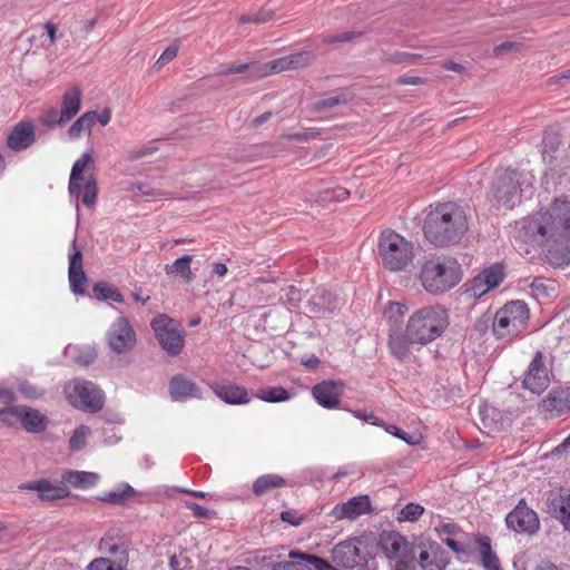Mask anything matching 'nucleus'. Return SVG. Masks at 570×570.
Segmentation results:
<instances>
[{"mask_svg":"<svg viewBox=\"0 0 570 570\" xmlns=\"http://www.w3.org/2000/svg\"><path fill=\"white\" fill-rule=\"evenodd\" d=\"M520 242L539 247L544 259L554 267L570 263V202L556 198L548 207L520 223Z\"/></svg>","mask_w":570,"mask_h":570,"instance_id":"nucleus-1","label":"nucleus"},{"mask_svg":"<svg viewBox=\"0 0 570 570\" xmlns=\"http://www.w3.org/2000/svg\"><path fill=\"white\" fill-rule=\"evenodd\" d=\"M468 229L464 207L452 200L431 205L422 227L425 239L435 247L459 244Z\"/></svg>","mask_w":570,"mask_h":570,"instance_id":"nucleus-2","label":"nucleus"},{"mask_svg":"<svg viewBox=\"0 0 570 570\" xmlns=\"http://www.w3.org/2000/svg\"><path fill=\"white\" fill-rule=\"evenodd\" d=\"M463 277L460 263L449 255H431L421 265L419 279L423 288L433 295L454 288Z\"/></svg>","mask_w":570,"mask_h":570,"instance_id":"nucleus-3","label":"nucleus"},{"mask_svg":"<svg viewBox=\"0 0 570 570\" xmlns=\"http://www.w3.org/2000/svg\"><path fill=\"white\" fill-rule=\"evenodd\" d=\"M450 317L448 309L441 304L426 305L414 311L407 322L410 337L416 345H428L439 338L448 328Z\"/></svg>","mask_w":570,"mask_h":570,"instance_id":"nucleus-4","label":"nucleus"},{"mask_svg":"<svg viewBox=\"0 0 570 570\" xmlns=\"http://www.w3.org/2000/svg\"><path fill=\"white\" fill-rule=\"evenodd\" d=\"M377 256L384 269L403 272L416 256L415 244L394 229H383L377 238Z\"/></svg>","mask_w":570,"mask_h":570,"instance_id":"nucleus-5","label":"nucleus"},{"mask_svg":"<svg viewBox=\"0 0 570 570\" xmlns=\"http://www.w3.org/2000/svg\"><path fill=\"white\" fill-rule=\"evenodd\" d=\"M532 189L527 175L512 168L497 170L490 194L498 208L512 209L521 204L525 191Z\"/></svg>","mask_w":570,"mask_h":570,"instance_id":"nucleus-6","label":"nucleus"},{"mask_svg":"<svg viewBox=\"0 0 570 570\" xmlns=\"http://www.w3.org/2000/svg\"><path fill=\"white\" fill-rule=\"evenodd\" d=\"M530 309L523 301H510L492 317V333L497 340L512 342L528 328Z\"/></svg>","mask_w":570,"mask_h":570,"instance_id":"nucleus-7","label":"nucleus"},{"mask_svg":"<svg viewBox=\"0 0 570 570\" xmlns=\"http://www.w3.org/2000/svg\"><path fill=\"white\" fill-rule=\"evenodd\" d=\"M95 160L90 151L83 153L72 165L68 190L76 200L81 199L89 208L94 207L98 197V183L95 175Z\"/></svg>","mask_w":570,"mask_h":570,"instance_id":"nucleus-8","label":"nucleus"},{"mask_svg":"<svg viewBox=\"0 0 570 570\" xmlns=\"http://www.w3.org/2000/svg\"><path fill=\"white\" fill-rule=\"evenodd\" d=\"M159 345L170 356L181 353L185 345V332L180 324L166 314H159L151 322Z\"/></svg>","mask_w":570,"mask_h":570,"instance_id":"nucleus-9","label":"nucleus"},{"mask_svg":"<svg viewBox=\"0 0 570 570\" xmlns=\"http://www.w3.org/2000/svg\"><path fill=\"white\" fill-rule=\"evenodd\" d=\"M67 395L70 403L79 409L97 412L104 405L101 390L88 381H75L67 387Z\"/></svg>","mask_w":570,"mask_h":570,"instance_id":"nucleus-10","label":"nucleus"},{"mask_svg":"<svg viewBox=\"0 0 570 570\" xmlns=\"http://www.w3.org/2000/svg\"><path fill=\"white\" fill-rule=\"evenodd\" d=\"M505 524L508 529L518 534L533 535L540 529L538 513L527 504L524 499H521L515 508L507 514Z\"/></svg>","mask_w":570,"mask_h":570,"instance_id":"nucleus-11","label":"nucleus"},{"mask_svg":"<svg viewBox=\"0 0 570 570\" xmlns=\"http://www.w3.org/2000/svg\"><path fill=\"white\" fill-rule=\"evenodd\" d=\"M364 543L357 538L340 542L332 550L333 562L344 569L360 567L366 561Z\"/></svg>","mask_w":570,"mask_h":570,"instance_id":"nucleus-12","label":"nucleus"},{"mask_svg":"<svg viewBox=\"0 0 570 570\" xmlns=\"http://www.w3.org/2000/svg\"><path fill=\"white\" fill-rule=\"evenodd\" d=\"M552 373L544 362V355L538 351L528 366L522 386L532 393L540 394L548 389Z\"/></svg>","mask_w":570,"mask_h":570,"instance_id":"nucleus-13","label":"nucleus"},{"mask_svg":"<svg viewBox=\"0 0 570 570\" xmlns=\"http://www.w3.org/2000/svg\"><path fill=\"white\" fill-rule=\"evenodd\" d=\"M313 55L308 51H299L291 53L277 59H274L257 68L256 75L258 78L268 77L282 71L294 70L309 65Z\"/></svg>","mask_w":570,"mask_h":570,"instance_id":"nucleus-14","label":"nucleus"},{"mask_svg":"<svg viewBox=\"0 0 570 570\" xmlns=\"http://www.w3.org/2000/svg\"><path fill=\"white\" fill-rule=\"evenodd\" d=\"M107 340L112 351L124 353L134 347L136 334L128 320L118 316L109 328Z\"/></svg>","mask_w":570,"mask_h":570,"instance_id":"nucleus-15","label":"nucleus"},{"mask_svg":"<svg viewBox=\"0 0 570 570\" xmlns=\"http://www.w3.org/2000/svg\"><path fill=\"white\" fill-rule=\"evenodd\" d=\"M547 508L551 517L558 519L564 530L570 527V489L560 487L552 489L547 498Z\"/></svg>","mask_w":570,"mask_h":570,"instance_id":"nucleus-16","label":"nucleus"},{"mask_svg":"<svg viewBox=\"0 0 570 570\" xmlns=\"http://www.w3.org/2000/svg\"><path fill=\"white\" fill-rule=\"evenodd\" d=\"M344 384L341 381H323L312 389L316 402L325 409H336L340 405Z\"/></svg>","mask_w":570,"mask_h":570,"instance_id":"nucleus-17","label":"nucleus"},{"mask_svg":"<svg viewBox=\"0 0 570 570\" xmlns=\"http://www.w3.org/2000/svg\"><path fill=\"white\" fill-rule=\"evenodd\" d=\"M371 501L368 495H357L350 499L347 502L336 504L330 515L335 520H355L358 517L371 512Z\"/></svg>","mask_w":570,"mask_h":570,"instance_id":"nucleus-18","label":"nucleus"},{"mask_svg":"<svg viewBox=\"0 0 570 570\" xmlns=\"http://www.w3.org/2000/svg\"><path fill=\"white\" fill-rule=\"evenodd\" d=\"M36 140L35 126L31 121L17 124L7 138L8 147L13 151L29 148Z\"/></svg>","mask_w":570,"mask_h":570,"instance_id":"nucleus-19","label":"nucleus"},{"mask_svg":"<svg viewBox=\"0 0 570 570\" xmlns=\"http://www.w3.org/2000/svg\"><path fill=\"white\" fill-rule=\"evenodd\" d=\"M73 253L69 255V283L70 288L75 294H83L85 286L87 284V277L83 272L82 265V254L80 249L77 248L76 242L72 243Z\"/></svg>","mask_w":570,"mask_h":570,"instance_id":"nucleus-20","label":"nucleus"},{"mask_svg":"<svg viewBox=\"0 0 570 570\" xmlns=\"http://www.w3.org/2000/svg\"><path fill=\"white\" fill-rule=\"evenodd\" d=\"M169 395L174 401L200 399L202 393L197 384L183 374H177L169 382Z\"/></svg>","mask_w":570,"mask_h":570,"instance_id":"nucleus-21","label":"nucleus"},{"mask_svg":"<svg viewBox=\"0 0 570 570\" xmlns=\"http://www.w3.org/2000/svg\"><path fill=\"white\" fill-rule=\"evenodd\" d=\"M21 489L37 491L43 501L60 500L69 497L70 491L63 483L53 484L48 480L32 481L20 487Z\"/></svg>","mask_w":570,"mask_h":570,"instance_id":"nucleus-22","label":"nucleus"},{"mask_svg":"<svg viewBox=\"0 0 570 570\" xmlns=\"http://www.w3.org/2000/svg\"><path fill=\"white\" fill-rule=\"evenodd\" d=\"M414 344H416V342L410 337L406 325L404 332H400L397 328H390L387 347L395 358L403 361L409 357L411 354V346Z\"/></svg>","mask_w":570,"mask_h":570,"instance_id":"nucleus-23","label":"nucleus"},{"mask_svg":"<svg viewBox=\"0 0 570 570\" xmlns=\"http://www.w3.org/2000/svg\"><path fill=\"white\" fill-rule=\"evenodd\" d=\"M379 544L386 558L396 560L405 550L406 540L399 532L386 531L381 534Z\"/></svg>","mask_w":570,"mask_h":570,"instance_id":"nucleus-24","label":"nucleus"},{"mask_svg":"<svg viewBox=\"0 0 570 570\" xmlns=\"http://www.w3.org/2000/svg\"><path fill=\"white\" fill-rule=\"evenodd\" d=\"M99 479V474L95 472L69 470L61 475V483L75 489L87 490L95 487Z\"/></svg>","mask_w":570,"mask_h":570,"instance_id":"nucleus-25","label":"nucleus"},{"mask_svg":"<svg viewBox=\"0 0 570 570\" xmlns=\"http://www.w3.org/2000/svg\"><path fill=\"white\" fill-rule=\"evenodd\" d=\"M212 389L226 403L247 404L249 402L248 392L245 387L235 384H215Z\"/></svg>","mask_w":570,"mask_h":570,"instance_id":"nucleus-26","label":"nucleus"},{"mask_svg":"<svg viewBox=\"0 0 570 570\" xmlns=\"http://www.w3.org/2000/svg\"><path fill=\"white\" fill-rule=\"evenodd\" d=\"M81 109V90L73 86L67 89L61 97L60 114L69 122Z\"/></svg>","mask_w":570,"mask_h":570,"instance_id":"nucleus-27","label":"nucleus"},{"mask_svg":"<svg viewBox=\"0 0 570 570\" xmlns=\"http://www.w3.org/2000/svg\"><path fill=\"white\" fill-rule=\"evenodd\" d=\"M20 425L29 433H41L48 425V419L40 411L22 405Z\"/></svg>","mask_w":570,"mask_h":570,"instance_id":"nucleus-28","label":"nucleus"},{"mask_svg":"<svg viewBox=\"0 0 570 570\" xmlns=\"http://www.w3.org/2000/svg\"><path fill=\"white\" fill-rule=\"evenodd\" d=\"M286 485L287 481L282 475L269 473L257 478L253 483L252 490L256 497H262L275 489H281Z\"/></svg>","mask_w":570,"mask_h":570,"instance_id":"nucleus-29","label":"nucleus"},{"mask_svg":"<svg viewBox=\"0 0 570 570\" xmlns=\"http://www.w3.org/2000/svg\"><path fill=\"white\" fill-rule=\"evenodd\" d=\"M448 564V560L442 551L431 549L421 551L417 566L421 570H443Z\"/></svg>","mask_w":570,"mask_h":570,"instance_id":"nucleus-30","label":"nucleus"},{"mask_svg":"<svg viewBox=\"0 0 570 570\" xmlns=\"http://www.w3.org/2000/svg\"><path fill=\"white\" fill-rule=\"evenodd\" d=\"M191 262V255H184L174 263L165 265L164 269L167 275H179L184 282L190 283L195 277L190 268Z\"/></svg>","mask_w":570,"mask_h":570,"instance_id":"nucleus-31","label":"nucleus"},{"mask_svg":"<svg viewBox=\"0 0 570 570\" xmlns=\"http://www.w3.org/2000/svg\"><path fill=\"white\" fill-rule=\"evenodd\" d=\"M99 549L101 552L115 557L119 563L127 561V548L120 540L112 537H104L100 540Z\"/></svg>","mask_w":570,"mask_h":570,"instance_id":"nucleus-32","label":"nucleus"},{"mask_svg":"<svg viewBox=\"0 0 570 570\" xmlns=\"http://www.w3.org/2000/svg\"><path fill=\"white\" fill-rule=\"evenodd\" d=\"M287 561L276 563L272 570H313L308 564L307 553L291 551Z\"/></svg>","mask_w":570,"mask_h":570,"instance_id":"nucleus-33","label":"nucleus"},{"mask_svg":"<svg viewBox=\"0 0 570 570\" xmlns=\"http://www.w3.org/2000/svg\"><path fill=\"white\" fill-rule=\"evenodd\" d=\"M96 124V111L90 110L82 114L68 129L70 138L76 139L85 131H90Z\"/></svg>","mask_w":570,"mask_h":570,"instance_id":"nucleus-34","label":"nucleus"},{"mask_svg":"<svg viewBox=\"0 0 570 570\" xmlns=\"http://www.w3.org/2000/svg\"><path fill=\"white\" fill-rule=\"evenodd\" d=\"M255 397L264 402L277 403L289 400L291 395L288 391L282 386H268L258 390L255 394Z\"/></svg>","mask_w":570,"mask_h":570,"instance_id":"nucleus-35","label":"nucleus"},{"mask_svg":"<svg viewBox=\"0 0 570 570\" xmlns=\"http://www.w3.org/2000/svg\"><path fill=\"white\" fill-rule=\"evenodd\" d=\"M481 563L487 570H500V560L491 549L490 539L484 537L480 540Z\"/></svg>","mask_w":570,"mask_h":570,"instance_id":"nucleus-36","label":"nucleus"},{"mask_svg":"<svg viewBox=\"0 0 570 570\" xmlns=\"http://www.w3.org/2000/svg\"><path fill=\"white\" fill-rule=\"evenodd\" d=\"M409 311L406 304L401 302H390L384 309V317L386 318L390 326L397 327Z\"/></svg>","mask_w":570,"mask_h":570,"instance_id":"nucleus-37","label":"nucleus"},{"mask_svg":"<svg viewBox=\"0 0 570 570\" xmlns=\"http://www.w3.org/2000/svg\"><path fill=\"white\" fill-rule=\"evenodd\" d=\"M481 278L488 284L490 289L497 288L504 279V269L501 264L491 265L479 273Z\"/></svg>","mask_w":570,"mask_h":570,"instance_id":"nucleus-38","label":"nucleus"},{"mask_svg":"<svg viewBox=\"0 0 570 570\" xmlns=\"http://www.w3.org/2000/svg\"><path fill=\"white\" fill-rule=\"evenodd\" d=\"M94 294L98 299H111L116 303H124V295L115 287L106 282L97 283L94 286Z\"/></svg>","mask_w":570,"mask_h":570,"instance_id":"nucleus-39","label":"nucleus"},{"mask_svg":"<svg viewBox=\"0 0 570 570\" xmlns=\"http://www.w3.org/2000/svg\"><path fill=\"white\" fill-rule=\"evenodd\" d=\"M379 428L384 429L389 434L394 435L397 439H401L405 443L410 445H417L421 442V436L419 434H407L403 430H401L399 426L393 424H387L383 420H381V424H379Z\"/></svg>","mask_w":570,"mask_h":570,"instance_id":"nucleus-40","label":"nucleus"},{"mask_svg":"<svg viewBox=\"0 0 570 570\" xmlns=\"http://www.w3.org/2000/svg\"><path fill=\"white\" fill-rule=\"evenodd\" d=\"M559 138L557 136H547L542 141V157L543 160L548 164H552L558 158L559 150Z\"/></svg>","mask_w":570,"mask_h":570,"instance_id":"nucleus-41","label":"nucleus"},{"mask_svg":"<svg viewBox=\"0 0 570 570\" xmlns=\"http://www.w3.org/2000/svg\"><path fill=\"white\" fill-rule=\"evenodd\" d=\"M22 405H12L0 410V422L9 426L21 424Z\"/></svg>","mask_w":570,"mask_h":570,"instance_id":"nucleus-42","label":"nucleus"},{"mask_svg":"<svg viewBox=\"0 0 570 570\" xmlns=\"http://www.w3.org/2000/svg\"><path fill=\"white\" fill-rule=\"evenodd\" d=\"M273 18H274L273 9L265 6L255 13L240 16L238 21L240 23H265V22L271 21Z\"/></svg>","mask_w":570,"mask_h":570,"instance_id":"nucleus-43","label":"nucleus"},{"mask_svg":"<svg viewBox=\"0 0 570 570\" xmlns=\"http://www.w3.org/2000/svg\"><path fill=\"white\" fill-rule=\"evenodd\" d=\"M423 513L424 507H422L419 503L410 502L404 508L401 509L397 520L415 522L422 517Z\"/></svg>","mask_w":570,"mask_h":570,"instance_id":"nucleus-44","label":"nucleus"},{"mask_svg":"<svg viewBox=\"0 0 570 570\" xmlns=\"http://www.w3.org/2000/svg\"><path fill=\"white\" fill-rule=\"evenodd\" d=\"M40 122L42 126L48 128H53L67 124V121L61 118L60 110L55 107H49L42 112L40 116Z\"/></svg>","mask_w":570,"mask_h":570,"instance_id":"nucleus-45","label":"nucleus"},{"mask_svg":"<svg viewBox=\"0 0 570 570\" xmlns=\"http://www.w3.org/2000/svg\"><path fill=\"white\" fill-rule=\"evenodd\" d=\"M89 434H90V429L87 425L78 426L73 431V433L69 440L70 450L71 451H80L81 449H83Z\"/></svg>","mask_w":570,"mask_h":570,"instance_id":"nucleus-46","label":"nucleus"},{"mask_svg":"<svg viewBox=\"0 0 570 570\" xmlns=\"http://www.w3.org/2000/svg\"><path fill=\"white\" fill-rule=\"evenodd\" d=\"M350 190L342 186L325 189L321 193L322 202H337L342 203L348 199Z\"/></svg>","mask_w":570,"mask_h":570,"instance_id":"nucleus-47","label":"nucleus"},{"mask_svg":"<svg viewBox=\"0 0 570 570\" xmlns=\"http://www.w3.org/2000/svg\"><path fill=\"white\" fill-rule=\"evenodd\" d=\"M132 494L134 489L128 485L125 490L106 493L105 495L100 497V500L102 502L121 505L128 498L132 497Z\"/></svg>","mask_w":570,"mask_h":570,"instance_id":"nucleus-48","label":"nucleus"},{"mask_svg":"<svg viewBox=\"0 0 570 570\" xmlns=\"http://www.w3.org/2000/svg\"><path fill=\"white\" fill-rule=\"evenodd\" d=\"M488 284L478 274L468 285L466 293L473 298H480L490 292Z\"/></svg>","mask_w":570,"mask_h":570,"instance_id":"nucleus-49","label":"nucleus"},{"mask_svg":"<svg viewBox=\"0 0 570 570\" xmlns=\"http://www.w3.org/2000/svg\"><path fill=\"white\" fill-rule=\"evenodd\" d=\"M361 37V32H342V33H322L321 40L323 43H341L348 42Z\"/></svg>","mask_w":570,"mask_h":570,"instance_id":"nucleus-50","label":"nucleus"},{"mask_svg":"<svg viewBox=\"0 0 570 570\" xmlns=\"http://www.w3.org/2000/svg\"><path fill=\"white\" fill-rule=\"evenodd\" d=\"M542 407L547 412H558L560 413L563 409V399L559 395L550 393L543 401Z\"/></svg>","mask_w":570,"mask_h":570,"instance_id":"nucleus-51","label":"nucleus"},{"mask_svg":"<svg viewBox=\"0 0 570 570\" xmlns=\"http://www.w3.org/2000/svg\"><path fill=\"white\" fill-rule=\"evenodd\" d=\"M178 51H179L178 43H176V42L171 43L169 47H167L163 51V53L156 61V66L158 68H163L164 66H166L168 62H170L177 56Z\"/></svg>","mask_w":570,"mask_h":570,"instance_id":"nucleus-52","label":"nucleus"},{"mask_svg":"<svg viewBox=\"0 0 570 570\" xmlns=\"http://www.w3.org/2000/svg\"><path fill=\"white\" fill-rule=\"evenodd\" d=\"M87 570H122V568L107 558H98L89 563Z\"/></svg>","mask_w":570,"mask_h":570,"instance_id":"nucleus-53","label":"nucleus"},{"mask_svg":"<svg viewBox=\"0 0 570 570\" xmlns=\"http://www.w3.org/2000/svg\"><path fill=\"white\" fill-rule=\"evenodd\" d=\"M257 68L258 67L250 65V63H233L229 67H227L226 69L220 70L219 73L224 75V76L232 75V73H243L250 69L252 73L255 77H257V75H256Z\"/></svg>","mask_w":570,"mask_h":570,"instance_id":"nucleus-54","label":"nucleus"},{"mask_svg":"<svg viewBox=\"0 0 570 570\" xmlns=\"http://www.w3.org/2000/svg\"><path fill=\"white\" fill-rule=\"evenodd\" d=\"M435 532L440 538L443 535L451 537L460 532V527L453 522L440 521L439 524L435 525Z\"/></svg>","mask_w":570,"mask_h":570,"instance_id":"nucleus-55","label":"nucleus"},{"mask_svg":"<svg viewBox=\"0 0 570 570\" xmlns=\"http://www.w3.org/2000/svg\"><path fill=\"white\" fill-rule=\"evenodd\" d=\"M169 567L171 570H188L190 560L184 553L173 554L169 557Z\"/></svg>","mask_w":570,"mask_h":570,"instance_id":"nucleus-56","label":"nucleus"},{"mask_svg":"<svg viewBox=\"0 0 570 570\" xmlns=\"http://www.w3.org/2000/svg\"><path fill=\"white\" fill-rule=\"evenodd\" d=\"M281 519H282V521H284L286 523H289L291 525L298 527L306 520V517L303 514H299L295 510H288V511H283L281 513Z\"/></svg>","mask_w":570,"mask_h":570,"instance_id":"nucleus-57","label":"nucleus"},{"mask_svg":"<svg viewBox=\"0 0 570 570\" xmlns=\"http://www.w3.org/2000/svg\"><path fill=\"white\" fill-rule=\"evenodd\" d=\"M186 507L196 518L212 519L216 514L215 511L204 508L195 502H186Z\"/></svg>","mask_w":570,"mask_h":570,"instance_id":"nucleus-58","label":"nucleus"},{"mask_svg":"<svg viewBox=\"0 0 570 570\" xmlns=\"http://www.w3.org/2000/svg\"><path fill=\"white\" fill-rule=\"evenodd\" d=\"M281 299L289 306H297L302 299L301 292L296 287L289 286L285 289V295L281 296Z\"/></svg>","mask_w":570,"mask_h":570,"instance_id":"nucleus-59","label":"nucleus"},{"mask_svg":"<svg viewBox=\"0 0 570 570\" xmlns=\"http://www.w3.org/2000/svg\"><path fill=\"white\" fill-rule=\"evenodd\" d=\"M521 43L519 42H515V41H507V42H503L499 46H495L493 48V55L495 57H501L508 52H514V51H519L521 49Z\"/></svg>","mask_w":570,"mask_h":570,"instance_id":"nucleus-60","label":"nucleus"},{"mask_svg":"<svg viewBox=\"0 0 570 570\" xmlns=\"http://www.w3.org/2000/svg\"><path fill=\"white\" fill-rule=\"evenodd\" d=\"M346 101H347V99L344 96L328 97V98H325V99H322V100H318L317 102H315V109L322 110V109H326V108H332L337 105L344 104Z\"/></svg>","mask_w":570,"mask_h":570,"instance_id":"nucleus-61","label":"nucleus"},{"mask_svg":"<svg viewBox=\"0 0 570 570\" xmlns=\"http://www.w3.org/2000/svg\"><path fill=\"white\" fill-rule=\"evenodd\" d=\"M307 561L313 567V570H337L328 561L316 556L307 554Z\"/></svg>","mask_w":570,"mask_h":570,"instance_id":"nucleus-62","label":"nucleus"},{"mask_svg":"<svg viewBox=\"0 0 570 570\" xmlns=\"http://www.w3.org/2000/svg\"><path fill=\"white\" fill-rule=\"evenodd\" d=\"M320 136V132L315 129H307L302 132H294L286 135V138L289 140H297V141H307L309 139L317 138Z\"/></svg>","mask_w":570,"mask_h":570,"instance_id":"nucleus-63","label":"nucleus"},{"mask_svg":"<svg viewBox=\"0 0 570 570\" xmlns=\"http://www.w3.org/2000/svg\"><path fill=\"white\" fill-rule=\"evenodd\" d=\"M352 414L355 417L363 420L372 425L379 426V424H381V419H379L373 412L355 410L352 411Z\"/></svg>","mask_w":570,"mask_h":570,"instance_id":"nucleus-64","label":"nucleus"}]
</instances>
